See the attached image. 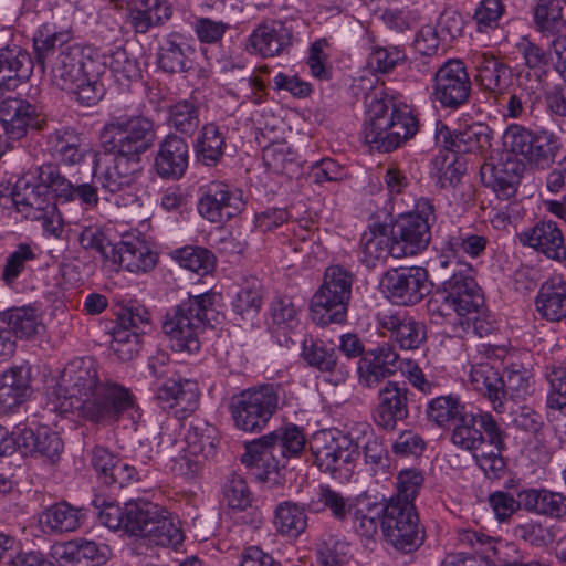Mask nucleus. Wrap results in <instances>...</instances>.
<instances>
[{"label":"nucleus","mask_w":566,"mask_h":566,"mask_svg":"<svg viewBox=\"0 0 566 566\" xmlns=\"http://www.w3.org/2000/svg\"><path fill=\"white\" fill-rule=\"evenodd\" d=\"M465 411L458 396L446 395L431 399L427 405L426 415L429 421L443 428L457 421Z\"/></svg>","instance_id":"nucleus-48"},{"label":"nucleus","mask_w":566,"mask_h":566,"mask_svg":"<svg viewBox=\"0 0 566 566\" xmlns=\"http://www.w3.org/2000/svg\"><path fill=\"white\" fill-rule=\"evenodd\" d=\"M85 520L83 509L75 507L65 501L48 506L40 515V523L54 534L74 532Z\"/></svg>","instance_id":"nucleus-40"},{"label":"nucleus","mask_w":566,"mask_h":566,"mask_svg":"<svg viewBox=\"0 0 566 566\" xmlns=\"http://www.w3.org/2000/svg\"><path fill=\"white\" fill-rule=\"evenodd\" d=\"M359 442L349 434L332 431L316 433L310 442L314 463L319 471L334 478L352 471L350 465L359 458Z\"/></svg>","instance_id":"nucleus-13"},{"label":"nucleus","mask_w":566,"mask_h":566,"mask_svg":"<svg viewBox=\"0 0 566 566\" xmlns=\"http://www.w3.org/2000/svg\"><path fill=\"white\" fill-rule=\"evenodd\" d=\"M503 12L502 0H481L473 14L478 31L488 32L495 29Z\"/></svg>","instance_id":"nucleus-63"},{"label":"nucleus","mask_w":566,"mask_h":566,"mask_svg":"<svg viewBox=\"0 0 566 566\" xmlns=\"http://www.w3.org/2000/svg\"><path fill=\"white\" fill-rule=\"evenodd\" d=\"M295 41L293 21L268 20L250 34L247 49L263 57H273L289 53Z\"/></svg>","instance_id":"nucleus-21"},{"label":"nucleus","mask_w":566,"mask_h":566,"mask_svg":"<svg viewBox=\"0 0 566 566\" xmlns=\"http://www.w3.org/2000/svg\"><path fill=\"white\" fill-rule=\"evenodd\" d=\"M418 132V119L407 107L394 108L387 125L371 134L367 145L382 153H390L399 148Z\"/></svg>","instance_id":"nucleus-23"},{"label":"nucleus","mask_w":566,"mask_h":566,"mask_svg":"<svg viewBox=\"0 0 566 566\" xmlns=\"http://www.w3.org/2000/svg\"><path fill=\"white\" fill-rule=\"evenodd\" d=\"M156 398L163 408H175L176 413H191L199 403L198 386L188 379L167 378L157 387Z\"/></svg>","instance_id":"nucleus-32"},{"label":"nucleus","mask_w":566,"mask_h":566,"mask_svg":"<svg viewBox=\"0 0 566 566\" xmlns=\"http://www.w3.org/2000/svg\"><path fill=\"white\" fill-rule=\"evenodd\" d=\"M35 62L18 45L0 49V96L15 91L31 75Z\"/></svg>","instance_id":"nucleus-29"},{"label":"nucleus","mask_w":566,"mask_h":566,"mask_svg":"<svg viewBox=\"0 0 566 566\" xmlns=\"http://www.w3.org/2000/svg\"><path fill=\"white\" fill-rule=\"evenodd\" d=\"M36 254L31 245L27 243L18 244L17 249L9 254L2 271V280L8 285H12L19 275L25 270L30 261L35 260Z\"/></svg>","instance_id":"nucleus-60"},{"label":"nucleus","mask_w":566,"mask_h":566,"mask_svg":"<svg viewBox=\"0 0 566 566\" xmlns=\"http://www.w3.org/2000/svg\"><path fill=\"white\" fill-rule=\"evenodd\" d=\"M109 70L120 85H127L140 77L137 60L123 48H117L109 56Z\"/></svg>","instance_id":"nucleus-56"},{"label":"nucleus","mask_w":566,"mask_h":566,"mask_svg":"<svg viewBox=\"0 0 566 566\" xmlns=\"http://www.w3.org/2000/svg\"><path fill=\"white\" fill-rule=\"evenodd\" d=\"M92 505L99 522L111 530L123 528L130 534V524L128 518V509L130 506H140V501L128 502L124 507H119L113 502L107 501L102 495H96Z\"/></svg>","instance_id":"nucleus-47"},{"label":"nucleus","mask_w":566,"mask_h":566,"mask_svg":"<svg viewBox=\"0 0 566 566\" xmlns=\"http://www.w3.org/2000/svg\"><path fill=\"white\" fill-rule=\"evenodd\" d=\"M535 134L524 126L510 125L503 136L504 145L509 149L506 155H520L528 161Z\"/></svg>","instance_id":"nucleus-57"},{"label":"nucleus","mask_w":566,"mask_h":566,"mask_svg":"<svg viewBox=\"0 0 566 566\" xmlns=\"http://www.w3.org/2000/svg\"><path fill=\"white\" fill-rule=\"evenodd\" d=\"M437 143L452 153H478L483 151L491 145V129L488 125L474 123L464 129L451 132L449 127L441 123H437L436 134Z\"/></svg>","instance_id":"nucleus-24"},{"label":"nucleus","mask_w":566,"mask_h":566,"mask_svg":"<svg viewBox=\"0 0 566 566\" xmlns=\"http://www.w3.org/2000/svg\"><path fill=\"white\" fill-rule=\"evenodd\" d=\"M33 394L31 369L28 366H12L0 377V405L12 409L24 403Z\"/></svg>","instance_id":"nucleus-36"},{"label":"nucleus","mask_w":566,"mask_h":566,"mask_svg":"<svg viewBox=\"0 0 566 566\" xmlns=\"http://www.w3.org/2000/svg\"><path fill=\"white\" fill-rule=\"evenodd\" d=\"M214 300L213 293L190 296L167 312L161 327L172 350L192 354L200 349L199 334L217 316Z\"/></svg>","instance_id":"nucleus-5"},{"label":"nucleus","mask_w":566,"mask_h":566,"mask_svg":"<svg viewBox=\"0 0 566 566\" xmlns=\"http://www.w3.org/2000/svg\"><path fill=\"white\" fill-rule=\"evenodd\" d=\"M562 11L559 0H539L534 12V19L539 30L554 32L562 23Z\"/></svg>","instance_id":"nucleus-64"},{"label":"nucleus","mask_w":566,"mask_h":566,"mask_svg":"<svg viewBox=\"0 0 566 566\" xmlns=\"http://www.w3.org/2000/svg\"><path fill=\"white\" fill-rule=\"evenodd\" d=\"M514 534L533 547L545 548L556 541L557 530L554 526L530 521L517 525Z\"/></svg>","instance_id":"nucleus-55"},{"label":"nucleus","mask_w":566,"mask_h":566,"mask_svg":"<svg viewBox=\"0 0 566 566\" xmlns=\"http://www.w3.org/2000/svg\"><path fill=\"white\" fill-rule=\"evenodd\" d=\"M305 506L312 513H321L328 509L333 517L338 521H344L350 512L348 499L327 484H321L305 502Z\"/></svg>","instance_id":"nucleus-46"},{"label":"nucleus","mask_w":566,"mask_h":566,"mask_svg":"<svg viewBox=\"0 0 566 566\" xmlns=\"http://www.w3.org/2000/svg\"><path fill=\"white\" fill-rule=\"evenodd\" d=\"M261 283L256 279L244 282L232 300V308L242 318L256 315L262 305Z\"/></svg>","instance_id":"nucleus-51"},{"label":"nucleus","mask_w":566,"mask_h":566,"mask_svg":"<svg viewBox=\"0 0 566 566\" xmlns=\"http://www.w3.org/2000/svg\"><path fill=\"white\" fill-rule=\"evenodd\" d=\"M280 394L279 386L263 384L233 395L229 411L234 426L244 432L262 431L279 409Z\"/></svg>","instance_id":"nucleus-9"},{"label":"nucleus","mask_w":566,"mask_h":566,"mask_svg":"<svg viewBox=\"0 0 566 566\" xmlns=\"http://www.w3.org/2000/svg\"><path fill=\"white\" fill-rule=\"evenodd\" d=\"M365 106L366 116L361 135L365 144H367L373 133L376 134L387 125L392 109L397 107L392 97L384 92L368 93L365 97Z\"/></svg>","instance_id":"nucleus-41"},{"label":"nucleus","mask_w":566,"mask_h":566,"mask_svg":"<svg viewBox=\"0 0 566 566\" xmlns=\"http://www.w3.org/2000/svg\"><path fill=\"white\" fill-rule=\"evenodd\" d=\"M217 441V430L207 421L193 419L188 423L185 442L190 454L208 459L214 454Z\"/></svg>","instance_id":"nucleus-45"},{"label":"nucleus","mask_w":566,"mask_h":566,"mask_svg":"<svg viewBox=\"0 0 566 566\" xmlns=\"http://www.w3.org/2000/svg\"><path fill=\"white\" fill-rule=\"evenodd\" d=\"M155 139L154 122L142 115L113 117L101 130L104 153H118L139 161Z\"/></svg>","instance_id":"nucleus-8"},{"label":"nucleus","mask_w":566,"mask_h":566,"mask_svg":"<svg viewBox=\"0 0 566 566\" xmlns=\"http://www.w3.org/2000/svg\"><path fill=\"white\" fill-rule=\"evenodd\" d=\"M192 49L177 34L164 38L157 51V64L166 73H184L191 69Z\"/></svg>","instance_id":"nucleus-38"},{"label":"nucleus","mask_w":566,"mask_h":566,"mask_svg":"<svg viewBox=\"0 0 566 566\" xmlns=\"http://www.w3.org/2000/svg\"><path fill=\"white\" fill-rule=\"evenodd\" d=\"M416 209V212L400 216L391 226L394 258L415 255L431 240L430 228L436 220L433 203L421 198Z\"/></svg>","instance_id":"nucleus-12"},{"label":"nucleus","mask_w":566,"mask_h":566,"mask_svg":"<svg viewBox=\"0 0 566 566\" xmlns=\"http://www.w3.org/2000/svg\"><path fill=\"white\" fill-rule=\"evenodd\" d=\"M226 148V137L221 128L214 123L202 126L193 149L198 161L208 167H213L222 159Z\"/></svg>","instance_id":"nucleus-42"},{"label":"nucleus","mask_w":566,"mask_h":566,"mask_svg":"<svg viewBox=\"0 0 566 566\" xmlns=\"http://www.w3.org/2000/svg\"><path fill=\"white\" fill-rule=\"evenodd\" d=\"M171 6L166 0H140L128 7V21L137 33H146L171 17Z\"/></svg>","instance_id":"nucleus-39"},{"label":"nucleus","mask_w":566,"mask_h":566,"mask_svg":"<svg viewBox=\"0 0 566 566\" xmlns=\"http://www.w3.org/2000/svg\"><path fill=\"white\" fill-rule=\"evenodd\" d=\"M457 421L451 441L460 449L478 452L484 442L494 449H505L506 433L490 412L465 411Z\"/></svg>","instance_id":"nucleus-14"},{"label":"nucleus","mask_w":566,"mask_h":566,"mask_svg":"<svg viewBox=\"0 0 566 566\" xmlns=\"http://www.w3.org/2000/svg\"><path fill=\"white\" fill-rule=\"evenodd\" d=\"M0 319L19 338L32 339L43 327L38 308L31 305L8 308L0 314Z\"/></svg>","instance_id":"nucleus-44"},{"label":"nucleus","mask_w":566,"mask_h":566,"mask_svg":"<svg viewBox=\"0 0 566 566\" xmlns=\"http://www.w3.org/2000/svg\"><path fill=\"white\" fill-rule=\"evenodd\" d=\"M53 158L64 166L81 165L92 150L83 133L74 128L56 129L48 138Z\"/></svg>","instance_id":"nucleus-30"},{"label":"nucleus","mask_w":566,"mask_h":566,"mask_svg":"<svg viewBox=\"0 0 566 566\" xmlns=\"http://www.w3.org/2000/svg\"><path fill=\"white\" fill-rule=\"evenodd\" d=\"M411 396L405 381H386L378 390L377 405L373 410L374 422L386 431L396 430L397 423L409 417Z\"/></svg>","instance_id":"nucleus-20"},{"label":"nucleus","mask_w":566,"mask_h":566,"mask_svg":"<svg viewBox=\"0 0 566 566\" xmlns=\"http://www.w3.org/2000/svg\"><path fill=\"white\" fill-rule=\"evenodd\" d=\"M35 64L49 70L51 83L62 91H73L84 75L104 74L106 61L92 46L67 40L66 33L53 32L33 38Z\"/></svg>","instance_id":"nucleus-2"},{"label":"nucleus","mask_w":566,"mask_h":566,"mask_svg":"<svg viewBox=\"0 0 566 566\" xmlns=\"http://www.w3.org/2000/svg\"><path fill=\"white\" fill-rule=\"evenodd\" d=\"M168 123L177 132L191 136L199 126L198 106L192 101H180L168 111Z\"/></svg>","instance_id":"nucleus-52"},{"label":"nucleus","mask_w":566,"mask_h":566,"mask_svg":"<svg viewBox=\"0 0 566 566\" xmlns=\"http://www.w3.org/2000/svg\"><path fill=\"white\" fill-rule=\"evenodd\" d=\"M306 440L296 426L279 428L259 439L245 442L241 461L259 481H268L270 474H279L289 457L298 455Z\"/></svg>","instance_id":"nucleus-4"},{"label":"nucleus","mask_w":566,"mask_h":566,"mask_svg":"<svg viewBox=\"0 0 566 566\" xmlns=\"http://www.w3.org/2000/svg\"><path fill=\"white\" fill-rule=\"evenodd\" d=\"M130 535L147 539L150 544L177 547L184 541L179 521L159 505L140 501V506L128 509Z\"/></svg>","instance_id":"nucleus-10"},{"label":"nucleus","mask_w":566,"mask_h":566,"mask_svg":"<svg viewBox=\"0 0 566 566\" xmlns=\"http://www.w3.org/2000/svg\"><path fill=\"white\" fill-rule=\"evenodd\" d=\"M62 556L78 566H96L105 560L98 545L93 541L74 539L63 546Z\"/></svg>","instance_id":"nucleus-53"},{"label":"nucleus","mask_w":566,"mask_h":566,"mask_svg":"<svg viewBox=\"0 0 566 566\" xmlns=\"http://www.w3.org/2000/svg\"><path fill=\"white\" fill-rule=\"evenodd\" d=\"M38 180L48 188L61 203L80 201L84 210L95 209L99 203L97 186L83 182L73 184L53 164H43L36 168Z\"/></svg>","instance_id":"nucleus-18"},{"label":"nucleus","mask_w":566,"mask_h":566,"mask_svg":"<svg viewBox=\"0 0 566 566\" xmlns=\"http://www.w3.org/2000/svg\"><path fill=\"white\" fill-rule=\"evenodd\" d=\"M427 269L422 266H400L386 271L380 287L394 304L412 306L418 304L431 291Z\"/></svg>","instance_id":"nucleus-16"},{"label":"nucleus","mask_w":566,"mask_h":566,"mask_svg":"<svg viewBox=\"0 0 566 566\" xmlns=\"http://www.w3.org/2000/svg\"><path fill=\"white\" fill-rule=\"evenodd\" d=\"M377 323L382 333L388 332L389 338L401 349H417L427 337L424 324L406 313L391 311L378 313Z\"/></svg>","instance_id":"nucleus-27"},{"label":"nucleus","mask_w":566,"mask_h":566,"mask_svg":"<svg viewBox=\"0 0 566 566\" xmlns=\"http://www.w3.org/2000/svg\"><path fill=\"white\" fill-rule=\"evenodd\" d=\"M64 411L99 426H111L133 408L134 397L124 386L103 382L98 365L92 357L75 358L66 364L57 382Z\"/></svg>","instance_id":"nucleus-1"},{"label":"nucleus","mask_w":566,"mask_h":566,"mask_svg":"<svg viewBox=\"0 0 566 566\" xmlns=\"http://www.w3.org/2000/svg\"><path fill=\"white\" fill-rule=\"evenodd\" d=\"M189 164V146L175 134L166 136L159 144L155 158V169L159 177L177 180L181 178Z\"/></svg>","instance_id":"nucleus-31"},{"label":"nucleus","mask_w":566,"mask_h":566,"mask_svg":"<svg viewBox=\"0 0 566 566\" xmlns=\"http://www.w3.org/2000/svg\"><path fill=\"white\" fill-rule=\"evenodd\" d=\"M382 515V505L368 504L354 512L353 527L355 532L366 538L373 537L378 530L379 517Z\"/></svg>","instance_id":"nucleus-61"},{"label":"nucleus","mask_w":566,"mask_h":566,"mask_svg":"<svg viewBox=\"0 0 566 566\" xmlns=\"http://www.w3.org/2000/svg\"><path fill=\"white\" fill-rule=\"evenodd\" d=\"M354 275L340 265H329L311 300L312 321L321 326L346 322Z\"/></svg>","instance_id":"nucleus-7"},{"label":"nucleus","mask_w":566,"mask_h":566,"mask_svg":"<svg viewBox=\"0 0 566 566\" xmlns=\"http://www.w3.org/2000/svg\"><path fill=\"white\" fill-rule=\"evenodd\" d=\"M119 254V265L133 273L147 272L156 264V254L138 240L122 241Z\"/></svg>","instance_id":"nucleus-49"},{"label":"nucleus","mask_w":566,"mask_h":566,"mask_svg":"<svg viewBox=\"0 0 566 566\" xmlns=\"http://www.w3.org/2000/svg\"><path fill=\"white\" fill-rule=\"evenodd\" d=\"M476 81L481 88L494 97L507 93L513 81L512 69L497 57L483 53L476 62Z\"/></svg>","instance_id":"nucleus-35"},{"label":"nucleus","mask_w":566,"mask_h":566,"mask_svg":"<svg viewBox=\"0 0 566 566\" xmlns=\"http://www.w3.org/2000/svg\"><path fill=\"white\" fill-rule=\"evenodd\" d=\"M488 239L483 235L476 234H461L460 230H455L453 233H449L443 239L444 249L457 254L459 251H463L465 254L478 258L486 248Z\"/></svg>","instance_id":"nucleus-58"},{"label":"nucleus","mask_w":566,"mask_h":566,"mask_svg":"<svg viewBox=\"0 0 566 566\" xmlns=\"http://www.w3.org/2000/svg\"><path fill=\"white\" fill-rule=\"evenodd\" d=\"M520 242L548 259L562 262L566 260V245L563 232L552 220L538 221L534 227L518 235Z\"/></svg>","instance_id":"nucleus-28"},{"label":"nucleus","mask_w":566,"mask_h":566,"mask_svg":"<svg viewBox=\"0 0 566 566\" xmlns=\"http://www.w3.org/2000/svg\"><path fill=\"white\" fill-rule=\"evenodd\" d=\"M470 381L473 389L484 396L496 412L505 410L504 402L524 400L534 391L531 373L520 366L511 365L499 373L489 363L472 366Z\"/></svg>","instance_id":"nucleus-6"},{"label":"nucleus","mask_w":566,"mask_h":566,"mask_svg":"<svg viewBox=\"0 0 566 566\" xmlns=\"http://www.w3.org/2000/svg\"><path fill=\"white\" fill-rule=\"evenodd\" d=\"M522 172L523 164L511 155L501 157L496 163L485 161L480 169L483 185L491 188L499 199L504 200L516 195Z\"/></svg>","instance_id":"nucleus-22"},{"label":"nucleus","mask_w":566,"mask_h":566,"mask_svg":"<svg viewBox=\"0 0 566 566\" xmlns=\"http://www.w3.org/2000/svg\"><path fill=\"white\" fill-rule=\"evenodd\" d=\"M179 265L198 274H207L213 268L216 258L209 250L200 247H185L176 251Z\"/></svg>","instance_id":"nucleus-54"},{"label":"nucleus","mask_w":566,"mask_h":566,"mask_svg":"<svg viewBox=\"0 0 566 566\" xmlns=\"http://www.w3.org/2000/svg\"><path fill=\"white\" fill-rule=\"evenodd\" d=\"M307 507L292 501L281 502L274 511V526L279 534L297 538L307 527Z\"/></svg>","instance_id":"nucleus-43"},{"label":"nucleus","mask_w":566,"mask_h":566,"mask_svg":"<svg viewBox=\"0 0 566 566\" xmlns=\"http://www.w3.org/2000/svg\"><path fill=\"white\" fill-rule=\"evenodd\" d=\"M223 499L227 504L239 511H244L252 503V493L247 481L237 473H231L223 486Z\"/></svg>","instance_id":"nucleus-59"},{"label":"nucleus","mask_w":566,"mask_h":566,"mask_svg":"<svg viewBox=\"0 0 566 566\" xmlns=\"http://www.w3.org/2000/svg\"><path fill=\"white\" fill-rule=\"evenodd\" d=\"M440 266L451 268V275L441 283L427 303L428 314L433 323L455 322L457 317L474 313L484 305L481 289L473 277L470 264L441 259Z\"/></svg>","instance_id":"nucleus-3"},{"label":"nucleus","mask_w":566,"mask_h":566,"mask_svg":"<svg viewBox=\"0 0 566 566\" xmlns=\"http://www.w3.org/2000/svg\"><path fill=\"white\" fill-rule=\"evenodd\" d=\"M19 450L24 455L39 457L55 463L63 451V441L57 432L48 427L31 428L27 424L15 426Z\"/></svg>","instance_id":"nucleus-26"},{"label":"nucleus","mask_w":566,"mask_h":566,"mask_svg":"<svg viewBox=\"0 0 566 566\" xmlns=\"http://www.w3.org/2000/svg\"><path fill=\"white\" fill-rule=\"evenodd\" d=\"M459 542L471 548L478 547V552L490 562V553L499 559L502 566H517L524 559L512 543L502 542L473 530L459 532Z\"/></svg>","instance_id":"nucleus-33"},{"label":"nucleus","mask_w":566,"mask_h":566,"mask_svg":"<svg viewBox=\"0 0 566 566\" xmlns=\"http://www.w3.org/2000/svg\"><path fill=\"white\" fill-rule=\"evenodd\" d=\"M562 147L560 138L552 132L541 130L535 134L532 155L528 163L537 168H548Z\"/></svg>","instance_id":"nucleus-50"},{"label":"nucleus","mask_w":566,"mask_h":566,"mask_svg":"<svg viewBox=\"0 0 566 566\" xmlns=\"http://www.w3.org/2000/svg\"><path fill=\"white\" fill-rule=\"evenodd\" d=\"M244 207L242 191L222 181L207 185L197 203L199 214L212 223L227 222L238 216Z\"/></svg>","instance_id":"nucleus-19"},{"label":"nucleus","mask_w":566,"mask_h":566,"mask_svg":"<svg viewBox=\"0 0 566 566\" xmlns=\"http://www.w3.org/2000/svg\"><path fill=\"white\" fill-rule=\"evenodd\" d=\"M35 116V106L25 99L8 97L0 103V123L12 140L25 136L28 128L34 124Z\"/></svg>","instance_id":"nucleus-34"},{"label":"nucleus","mask_w":566,"mask_h":566,"mask_svg":"<svg viewBox=\"0 0 566 566\" xmlns=\"http://www.w3.org/2000/svg\"><path fill=\"white\" fill-rule=\"evenodd\" d=\"M140 171L139 160L118 153H94L92 172L105 192L117 193L130 188Z\"/></svg>","instance_id":"nucleus-17"},{"label":"nucleus","mask_w":566,"mask_h":566,"mask_svg":"<svg viewBox=\"0 0 566 566\" xmlns=\"http://www.w3.org/2000/svg\"><path fill=\"white\" fill-rule=\"evenodd\" d=\"M363 252L368 264H370V260L379 261L394 256L392 235L388 237L385 233L375 232L364 234Z\"/></svg>","instance_id":"nucleus-62"},{"label":"nucleus","mask_w":566,"mask_h":566,"mask_svg":"<svg viewBox=\"0 0 566 566\" xmlns=\"http://www.w3.org/2000/svg\"><path fill=\"white\" fill-rule=\"evenodd\" d=\"M301 356L308 366L325 374V380L333 386L345 384L349 377L348 366L339 361L335 348L323 340L304 339Z\"/></svg>","instance_id":"nucleus-25"},{"label":"nucleus","mask_w":566,"mask_h":566,"mask_svg":"<svg viewBox=\"0 0 566 566\" xmlns=\"http://www.w3.org/2000/svg\"><path fill=\"white\" fill-rule=\"evenodd\" d=\"M431 99L443 109L458 111L467 105L472 94V82L464 63L448 60L433 73Z\"/></svg>","instance_id":"nucleus-15"},{"label":"nucleus","mask_w":566,"mask_h":566,"mask_svg":"<svg viewBox=\"0 0 566 566\" xmlns=\"http://www.w3.org/2000/svg\"><path fill=\"white\" fill-rule=\"evenodd\" d=\"M536 311L546 321L566 317V283L560 277L545 281L535 300Z\"/></svg>","instance_id":"nucleus-37"},{"label":"nucleus","mask_w":566,"mask_h":566,"mask_svg":"<svg viewBox=\"0 0 566 566\" xmlns=\"http://www.w3.org/2000/svg\"><path fill=\"white\" fill-rule=\"evenodd\" d=\"M381 530L387 542L396 549L411 553L424 541L415 503L389 499L382 505Z\"/></svg>","instance_id":"nucleus-11"}]
</instances>
